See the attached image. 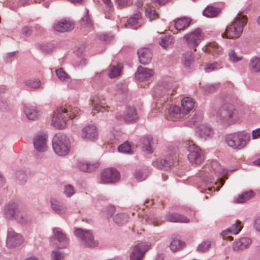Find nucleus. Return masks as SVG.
Segmentation results:
<instances>
[{"mask_svg":"<svg viewBox=\"0 0 260 260\" xmlns=\"http://www.w3.org/2000/svg\"><path fill=\"white\" fill-rule=\"evenodd\" d=\"M190 23V20L187 18H181L175 20V27L177 30H183L187 27Z\"/></svg>","mask_w":260,"mask_h":260,"instance_id":"obj_33","label":"nucleus"},{"mask_svg":"<svg viewBox=\"0 0 260 260\" xmlns=\"http://www.w3.org/2000/svg\"><path fill=\"white\" fill-rule=\"evenodd\" d=\"M52 236L50 238V242H52L53 240H56L58 243L56 244L57 247L59 248H65L69 244V239L66 235L63 233L59 228H54L52 229Z\"/></svg>","mask_w":260,"mask_h":260,"instance_id":"obj_12","label":"nucleus"},{"mask_svg":"<svg viewBox=\"0 0 260 260\" xmlns=\"http://www.w3.org/2000/svg\"><path fill=\"white\" fill-rule=\"evenodd\" d=\"M53 28L57 31L63 32L72 30L74 28V24L66 20L58 21L54 24Z\"/></svg>","mask_w":260,"mask_h":260,"instance_id":"obj_22","label":"nucleus"},{"mask_svg":"<svg viewBox=\"0 0 260 260\" xmlns=\"http://www.w3.org/2000/svg\"><path fill=\"white\" fill-rule=\"evenodd\" d=\"M24 113L29 120H35L39 116L40 113L37 107L31 105H25L23 108Z\"/></svg>","mask_w":260,"mask_h":260,"instance_id":"obj_23","label":"nucleus"},{"mask_svg":"<svg viewBox=\"0 0 260 260\" xmlns=\"http://www.w3.org/2000/svg\"><path fill=\"white\" fill-rule=\"evenodd\" d=\"M250 137V134L245 132H238L227 135L225 137V142L232 149L240 150L246 146Z\"/></svg>","mask_w":260,"mask_h":260,"instance_id":"obj_2","label":"nucleus"},{"mask_svg":"<svg viewBox=\"0 0 260 260\" xmlns=\"http://www.w3.org/2000/svg\"><path fill=\"white\" fill-rule=\"evenodd\" d=\"M122 67L120 64L112 66L110 67V73L108 74L110 78H114L118 77L121 74Z\"/></svg>","mask_w":260,"mask_h":260,"instance_id":"obj_40","label":"nucleus"},{"mask_svg":"<svg viewBox=\"0 0 260 260\" xmlns=\"http://www.w3.org/2000/svg\"><path fill=\"white\" fill-rule=\"evenodd\" d=\"M143 151L148 153H152L153 151L151 146L152 142V137L151 136H147L142 138Z\"/></svg>","mask_w":260,"mask_h":260,"instance_id":"obj_34","label":"nucleus"},{"mask_svg":"<svg viewBox=\"0 0 260 260\" xmlns=\"http://www.w3.org/2000/svg\"><path fill=\"white\" fill-rule=\"evenodd\" d=\"M219 119L226 124L235 122L239 118L238 110L230 103H225L222 105L217 112Z\"/></svg>","mask_w":260,"mask_h":260,"instance_id":"obj_3","label":"nucleus"},{"mask_svg":"<svg viewBox=\"0 0 260 260\" xmlns=\"http://www.w3.org/2000/svg\"><path fill=\"white\" fill-rule=\"evenodd\" d=\"M52 260H63L64 254L58 250H53L51 254Z\"/></svg>","mask_w":260,"mask_h":260,"instance_id":"obj_49","label":"nucleus"},{"mask_svg":"<svg viewBox=\"0 0 260 260\" xmlns=\"http://www.w3.org/2000/svg\"><path fill=\"white\" fill-rule=\"evenodd\" d=\"M47 138L45 134L37 135L34 138L33 144L35 149L39 152H44L47 149Z\"/></svg>","mask_w":260,"mask_h":260,"instance_id":"obj_16","label":"nucleus"},{"mask_svg":"<svg viewBox=\"0 0 260 260\" xmlns=\"http://www.w3.org/2000/svg\"><path fill=\"white\" fill-rule=\"evenodd\" d=\"M52 147L56 154L59 156L66 155L70 148L69 138L61 133L56 134L52 139Z\"/></svg>","mask_w":260,"mask_h":260,"instance_id":"obj_5","label":"nucleus"},{"mask_svg":"<svg viewBox=\"0 0 260 260\" xmlns=\"http://www.w3.org/2000/svg\"><path fill=\"white\" fill-rule=\"evenodd\" d=\"M103 100L99 96L94 95L91 98L89 105L92 107L93 110L102 112L108 111V107L103 106Z\"/></svg>","mask_w":260,"mask_h":260,"instance_id":"obj_19","label":"nucleus"},{"mask_svg":"<svg viewBox=\"0 0 260 260\" xmlns=\"http://www.w3.org/2000/svg\"><path fill=\"white\" fill-rule=\"evenodd\" d=\"M184 242L177 239L173 240L170 244V247L173 251L180 249L184 245Z\"/></svg>","mask_w":260,"mask_h":260,"instance_id":"obj_43","label":"nucleus"},{"mask_svg":"<svg viewBox=\"0 0 260 260\" xmlns=\"http://www.w3.org/2000/svg\"><path fill=\"white\" fill-rule=\"evenodd\" d=\"M81 137L86 140H94L98 137L96 127L94 125L85 126L82 130Z\"/></svg>","mask_w":260,"mask_h":260,"instance_id":"obj_17","label":"nucleus"},{"mask_svg":"<svg viewBox=\"0 0 260 260\" xmlns=\"http://www.w3.org/2000/svg\"><path fill=\"white\" fill-rule=\"evenodd\" d=\"M74 233L84 246L95 247L98 245V242L94 240L93 235L90 231L82 228H75Z\"/></svg>","mask_w":260,"mask_h":260,"instance_id":"obj_6","label":"nucleus"},{"mask_svg":"<svg viewBox=\"0 0 260 260\" xmlns=\"http://www.w3.org/2000/svg\"><path fill=\"white\" fill-rule=\"evenodd\" d=\"M165 218L169 222L186 223L189 222V219L187 217L177 213H168Z\"/></svg>","mask_w":260,"mask_h":260,"instance_id":"obj_21","label":"nucleus"},{"mask_svg":"<svg viewBox=\"0 0 260 260\" xmlns=\"http://www.w3.org/2000/svg\"><path fill=\"white\" fill-rule=\"evenodd\" d=\"M82 23L87 27L92 26L91 21L88 15V10H87L86 14L82 19Z\"/></svg>","mask_w":260,"mask_h":260,"instance_id":"obj_59","label":"nucleus"},{"mask_svg":"<svg viewBox=\"0 0 260 260\" xmlns=\"http://www.w3.org/2000/svg\"><path fill=\"white\" fill-rule=\"evenodd\" d=\"M192 55L193 52H187L183 54L182 60V63L184 66L186 67H189L193 59Z\"/></svg>","mask_w":260,"mask_h":260,"instance_id":"obj_41","label":"nucleus"},{"mask_svg":"<svg viewBox=\"0 0 260 260\" xmlns=\"http://www.w3.org/2000/svg\"><path fill=\"white\" fill-rule=\"evenodd\" d=\"M246 23V16L241 13H239L231 24L226 27L225 31L222 33L221 37L228 39L239 38Z\"/></svg>","mask_w":260,"mask_h":260,"instance_id":"obj_1","label":"nucleus"},{"mask_svg":"<svg viewBox=\"0 0 260 260\" xmlns=\"http://www.w3.org/2000/svg\"><path fill=\"white\" fill-rule=\"evenodd\" d=\"M5 217L9 220H16L21 224H26L30 222L28 217L21 213L16 203L9 202L3 208Z\"/></svg>","mask_w":260,"mask_h":260,"instance_id":"obj_4","label":"nucleus"},{"mask_svg":"<svg viewBox=\"0 0 260 260\" xmlns=\"http://www.w3.org/2000/svg\"><path fill=\"white\" fill-rule=\"evenodd\" d=\"M169 112L171 117L176 119L182 118L186 115L182 108L176 105L171 106Z\"/></svg>","mask_w":260,"mask_h":260,"instance_id":"obj_28","label":"nucleus"},{"mask_svg":"<svg viewBox=\"0 0 260 260\" xmlns=\"http://www.w3.org/2000/svg\"><path fill=\"white\" fill-rule=\"evenodd\" d=\"M249 69L253 72H260V58L254 57L250 60Z\"/></svg>","mask_w":260,"mask_h":260,"instance_id":"obj_38","label":"nucleus"},{"mask_svg":"<svg viewBox=\"0 0 260 260\" xmlns=\"http://www.w3.org/2000/svg\"><path fill=\"white\" fill-rule=\"evenodd\" d=\"M63 192L66 197L70 198L75 193L74 187L70 184L66 185L64 186Z\"/></svg>","mask_w":260,"mask_h":260,"instance_id":"obj_46","label":"nucleus"},{"mask_svg":"<svg viewBox=\"0 0 260 260\" xmlns=\"http://www.w3.org/2000/svg\"><path fill=\"white\" fill-rule=\"evenodd\" d=\"M25 85L29 88H39L41 86V81L36 79H30L24 81Z\"/></svg>","mask_w":260,"mask_h":260,"instance_id":"obj_42","label":"nucleus"},{"mask_svg":"<svg viewBox=\"0 0 260 260\" xmlns=\"http://www.w3.org/2000/svg\"><path fill=\"white\" fill-rule=\"evenodd\" d=\"M242 226L239 223H235L230 228L232 234L237 235L241 230Z\"/></svg>","mask_w":260,"mask_h":260,"instance_id":"obj_56","label":"nucleus"},{"mask_svg":"<svg viewBox=\"0 0 260 260\" xmlns=\"http://www.w3.org/2000/svg\"><path fill=\"white\" fill-rule=\"evenodd\" d=\"M220 12L219 8L208 6L204 11L203 15L207 17L213 18L216 17Z\"/></svg>","mask_w":260,"mask_h":260,"instance_id":"obj_35","label":"nucleus"},{"mask_svg":"<svg viewBox=\"0 0 260 260\" xmlns=\"http://www.w3.org/2000/svg\"><path fill=\"white\" fill-rule=\"evenodd\" d=\"M254 226L256 231L260 232V216H258L255 218Z\"/></svg>","mask_w":260,"mask_h":260,"instance_id":"obj_64","label":"nucleus"},{"mask_svg":"<svg viewBox=\"0 0 260 260\" xmlns=\"http://www.w3.org/2000/svg\"><path fill=\"white\" fill-rule=\"evenodd\" d=\"M24 241L22 236L16 233L12 228L7 231L6 245L9 248H13L20 245Z\"/></svg>","mask_w":260,"mask_h":260,"instance_id":"obj_11","label":"nucleus"},{"mask_svg":"<svg viewBox=\"0 0 260 260\" xmlns=\"http://www.w3.org/2000/svg\"><path fill=\"white\" fill-rule=\"evenodd\" d=\"M199 134L201 137L207 139L213 134V131L210 125L202 124L199 127Z\"/></svg>","mask_w":260,"mask_h":260,"instance_id":"obj_31","label":"nucleus"},{"mask_svg":"<svg viewBox=\"0 0 260 260\" xmlns=\"http://www.w3.org/2000/svg\"><path fill=\"white\" fill-rule=\"evenodd\" d=\"M173 43V38L170 36H165L159 42V44L165 48L170 46Z\"/></svg>","mask_w":260,"mask_h":260,"instance_id":"obj_44","label":"nucleus"},{"mask_svg":"<svg viewBox=\"0 0 260 260\" xmlns=\"http://www.w3.org/2000/svg\"><path fill=\"white\" fill-rule=\"evenodd\" d=\"M219 87L218 83H215L213 84H207L204 87L206 91L208 93H212L215 91Z\"/></svg>","mask_w":260,"mask_h":260,"instance_id":"obj_53","label":"nucleus"},{"mask_svg":"<svg viewBox=\"0 0 260 260\" xmlns=\"http://www.w3.org/2000/svg\"><path fill=\"white\" fill-rule=\"evenodd\" d=\"M210 247V243L209 241H205L200 244L197 248L200 252H205L209 249Z\"/></svg>","mask_w":260,"mask_h":260,"instance_id":"obj_54","label":"nucleus"},{"mask_svg":"<svg viewBox=\"0 0 260 260\" xmlns=\"http://www.w3.org/2000/svg\"><path fill=\"white\" fill-rule=\"evenodd\" d=\"M171 85L170 84H167L166 87H164V89L162 90L164 93H166L167 95L172 94L174 90L172 89Z\"/></svg>","mask_w":260,"mask_h":260,"instance_id":"obj_62","label":"nucleus"},{"mask_svg":"<svg viewBox=\"0 0 260 260\" xmlns=\"http://www.w3.org/2000/svg\"><path fill=\"white\" fill-rule=\"evenodd\" d=\"M146 15L150 19H155L157 17V13L154 9H152L149 6L146 8Z\"/></svg>","mask_w":260,"mask_h":260,"instance_id":"obj_50","label":"nucleus"},{"mask_svg":"<svg viewBox=\"0 0 260 260\" xmlns=\"http://www.w3.org/2000/svg\"><path fill=\"white\" fill-rule=\"evenodd\" d=\"M79 168L83 172H90L94 171L99 167L98 162L91 163L89 162L80 161L78 163Z\"/></svg>","mask_w":260,"mask_h":260,"instance_id":"obj_29","label":"nucleus"},{"mask_svg":"<svg viewBox=\"0 0 260 260\" xmlns=\"http://www.w3.org/2000/svg\"><path fill=\"white\" fill-rule=\"evenodd\" d=\"M114 222L118 225L126 223L128 220V216L124 213L117 214L113 219Z\"/></svg>","mask_w":260,"mask_h":260,"instance_id":"obj_39","label":"nucleus"},{"mask_svg":"<svg viewBox=\"0 0 260 260\" xmlns=\"http://www.w3.org/2000/svg\"><path fill=\"white\" fill-rule=\"evenodd\" d=\"M33 32V28L28 26H25L23 27L21 30V34L25 36H31Z\"/></svg>","mask_w":260,"mask_h":260,"instance_id":"obj_57","label":"nucleus"},{"mask_svg":"<svg viewBox=\"0 0 260 260\" xmlns=\"http://www.w3.org/2000/svg\"><path fill=\"white\" fill-rule=\"evenodd\" d=\"M119 173L117 170L113 168L105 169L101 173V181L103 183H113L119 179Z\"/></svg>","mask_w":260,"mask_h":260,"instance_id":"obj_13","label":"nucleus"},{"mask_svg":"<svg viewBox=\"0 0 260 260\" xmlns=\"http://www.w3.org/2000/svg\"><path fill=\"white\" fill-rule=\"evenodd\" d=\"M194 106V102L190 97H185L181 101V107L183 111L185 112L186 115L188 114L193 109Z\"/></svg>","mask_w":260,"mask_h":260,"instance_id":"obj_25","label":"nucleus"},{"mask_svg":"<svg viewBox=\"0 0 260 260\" xmlns=\"http://www.w3.org/2000/svg\"><path fill=\"white\" fill-rule=\"evenodd\" d=\"M253 139H256L260 138V128L253 130L252 132Z\"/></svg>","mask_w":260,"mask_h":260,"instance_id":"obj_63","label":"nucleus"},{"mask_svg":"<svg viewBox=\"0 0 260 260\" xmlns=\"http://www.w3.org/2000/svg\"><path fill=\"white\" fill-rule=\"evenodd\" d=\"M99 38L106 42H109L112 39V36L110 34H102L99 36Z\"/></svg>","mask_w":260,"mask_h":260,"instance_id":"obj_61","label":"nucleus"},{"mask_svg":"<svg viewBox=\"0 0 260 260\" xmlns=\"http://www.w3.org/2000/svg\"><path fill=\"white\" fill-rule=\"evenodd\" d=\"M251 240L247 237H244L235 241L233 244V248L235 251H242L247 248L250 245Z\"/></svg>","mask_w":260,"mask_h":260,"instance_id":"obj_24","label":"nucleus"},{"mask_svg":"<svg viewBox=\"0 0 260 260\" xmlns=\"http://www.w3.org/2000/svg\"><path fill=\"white\" fill-rule=\"evenodd\" d=\"M207 51L213 55H218L222 52V48L215 42L211 43L206 46Z\"/></svg>","mask_w":260,"mask_h":260,"instance_id":"obj_36","label":"nucleus"},{"mask_svg":"<svg viewBox=\"0 0 260 260\" xmlns=\"http://www.w3.org/2000/svg\"><path fill=\"white\" fill-rule=\"evenodd\" d=\"M69 110L64 107H58L54 111L52 117V124L56 128L62 129L66 126L67 121L70 118Z\"/></svg>","mask_w":260,"mask_h":260,"instance_id":"obj_7","label":"nucleus"},{"mask_svg":"<svg viewBox=\"0 0 260 260\" xmlns=\"http://www.w3.org/2000/svg\"><path fill=\"white\" fill-rule=\"evenodd\" d=\"M203 113L201 111H197L194 114L193 116L191 118V122L193 123H196L199 121H200L202 119Z\"/></svg>","mask_w":260,"mask_h":260,"instance_id":"obj_55","label":"nucleus"},{"mask_svg":"<svg viewBox=\"0 0 260 260\" xmlns=\"http://www.w3.org/2000/svg\"><path fill=\"white\" fill-rule=\"evenodd\" d=\"M154 74V72L152 69L139 66L136 73L135 77L140 82H145L148 81Z\"/></svg>","mask_w":260,"mask_h":260,"instance_id":"obj_15","label":"nucleus"},{"mask_svg":"<svg viewBox=\"0 0 260 260\" xmlns=\"http://www.w3.org/2000/svg\"><path fill=\"white\" fill-rule=\"evenodd\" d=\"M69 110V114L70 116V118L72 119L77 116V115L79 114V112H80V110L77 108H67Z\"/></svg>","mask_w":260,"mask_h":260,"instance_id":"obj_58","label":"nucleus"},{"mask_svg":"<svg viewBox=\"0 0 260 260\" xmlns=\"http://www.w3.org/2000/svg\"><path fill=\"white\" fill-rule=\"evenodd\" d=\"M134 175L135 178L139 181L144 180L146 178V176L144 174L142 171L139 170H136L135 172Z\"/></svg>","mask_w":260,"mask_h":260,"instance_id":"obj_60","label":"nucleus"},{"mask_svg":"<svg viewBox=\"0 0 260 260\" xmlns=\"http://www.w3.org/2000/svg\"><path fill=\"white\" fill-rule=\"evenodd\" d=\"M118 150L119 152L124 153L131 154L132 153L131 146L129 144L127 143H124L120 145L118 147Z\"/></svg>","mask_w":260,"mask_h":260,"instance_id":"obj_48","label":"nucleus"},{"mask_svg":"<svg viewBox=\"0 0 260 260\" xmlns=\"http://www.w3.org/2000/svg\"><path fill=\"white\" fill-rule=\"evenodd\" d=\"M204 34L200 28H197L194 31H191L183 37L187 46L190 49H193V51H196V47L203 40Z\"/></svg>","mask_w":260,"mask_h":260,"instance_id":"obj_9","label":"nucleus"},{"mask_svg":"<svg viewBox=\"0 0 260 260\" xmlns=\"http://www.w3.org/2000/svg\"><path fill=\"white\" fill-rule=\"evenodd\" d=\"M15 180L20 184H23L26 182L27 175L22 170H19L15 174Z\"/></svg>","mask_w":260,"mask_h":260,"instance_id":"obj_37","label":"nucleus"},{"mask_svg":"<svg viewBox=\"0 0 260 260\" xmlns=\"http://www.w3.org/2000/svg\"><path fill=\"white\" fill-rule=\"evenodd\" d=\"M55 73L58 78L62 82L69 85L72 82V79L63 70L60 68L56 70Z\"/></svg>","mask_w":260,"mask_h":260,"instance_id":"obj_32","label":"nucleus"},{"mask_svg":"<svg viewBox=\"0 0 260 260\" xmlns=\"http://www.w3.org/2000/svg\"><path fill=\"white\" fill-rule=\"evenodd\" d=\"M211 167L214 173L205 172L203 177V180L208 183H212L214 182L213 174L217 176H219L227 173L228 171L223 169L217 161H212Z\"/></svg>","mask_w":260,"mask_h":260,"instance_id":"obj_10","label":"nucleus"},{"mask_svg":"<svg viewBox=\"0 0 260 260\" xmlns=\"http://www.w3.org/2000/svg\"><path fill=\"white\" fill-rule=\"evenodd\" d=\"M153 166L157 168L160 169H167L170 168L172 165L173 162L172 159L169 158L165 159L158 158L153 162Z\"/></svg>","mask_w":260,"mask_h":260,"instance_id":"obj_27","label":"nucleus"},{"mask_svg":"<svg viewBox=\"0 0 260 260\" xmlns=\"http://www.w3.org/2000/svg\"><path fill=\"white\" fill-rule=\"evenodd\" d=\"M230 60L233 62H238L242 59V56H238L234 50H231L229 53Z\"/></svg>","mask_w":260,"mask_h":260,"instance_id":"obj_51","label":"nucleus"},{"mask_svg":"<svg viewBox=\"0 0 260 260\" xmlns=\"http://www.w3.org/2000/svg\"><path fill=\"white\" fill-rule=\"evenodd\" d=\"M149 246L144 243H140L136 245L131 254V260H142Z\"/></svg>","mask_w":260,"mask_h":260,"instance_id":"obj_14","label":"nucleus"},{"mask_svg":"<svg viewBox=\"0 0 260 260\" xmlns=\"http://www.w3.org/2000/svg\"><path fill=\"white\" fill-rule=\"evenodd\" d=\"M141 17V14L137 12L127 20L128 24L131 26H134L138 24V21Z\"/></svg>","mask_w":260,"mask_h":260,"instance_id":"obj_45","label":"nucleus"},{"mask_svg":"<svg viewBox=\"0 0 260 260\" xmlns=\"http://www.w3.org/2000/svg\"><path fill=\"white\" fill-rule=\"evenodd\" d=\"M255 195V192L251 190L243 192L237 197L235 198L234 202L238 204L244 203L253 198Z\"/></svg>","mask_w":260,"mask_h":260,"instance_id":"obj_30","label":"nucleus"},{"mask_svg":"<svg viewBox=\"0 0 260 260\" xmlns=\"http://www.w3.org/2000/svg\"><path fill=\"white\" fill-rule=\"evenodd\" d=\"M138 55L141 63L146 64L151 60L152 53L150 49L141 48L138 50Z\"/></svg>","mask_w":260,"mask_h":260,"instance_id":"obj_20","label":"nucleus"},{"mask_svg":"<svg viewBox=\"0 0 260 260\" xmlns=\"http://www.w3.org/2000/svg\"><path fill=\"white\" fill-rule=\"evenodd\" d=\"M50 207L52 210L58 215H63L67 213V207L60 201L54 198L50 200Z\"/></svg>","mask_w":260,"mask_h":260,"instance_id":"obj_18","label":"nucleus"},{"mask_svg":"<svg viewBox=\"0 0 260 260\" xmlns=\"http://www.w3.org/2000/svg\"><path fill=\"white\" fill-rule=\"evenodd\" d=\"M219 64L218 62H213L207 64L205 67V70L207 72H210L217 70L219 68Z\"/></svg>","mask_w":260,"mask_h":260,"instance_id":"obj_52","label":"nucleus"},{"mask_svg":"<svg viewBox=\"0 0 260 260\" xmlns=\"http://www.w3.org/2000/svg\"><path fill=\"white\" fill-rule=\"evenodd\" d=\"M138 118L136 110L131 107H127L124 115L123 120L126 123L135 121Z\"/></svg>","mask_w":260,"mask_h":260,"instance_id":"obj_26","label":"nucleus"},{"mask_svg":"<svg viewBox=\"0 0 260 260\" xmlns=\"http://www.w3.org/2000/svg\"><path fill=\"white\" fill-rule=\"evenodd\" d=\"M187 150L189 152L187 157L190 163L199 165L204 161L205 157L203 151L192 142H188Z\"/></svg>","mask_w":260,"mask_h":260,"instance_id":"obj_8","label":"nucleus"},{"mask_svg":"<svg viewBox=\"0 0 260 260\" xmlns=\"http://www.w3.org/2000/svg\"><path fill=\"white\" fill-rule=\"evenodd\" d=\"M115 207L112 205H109L103 210V216L107 218L110 217L115 212Z\"/></svg>","mask_w":260,"mask_h":260,"instance_id":"obj_47","label":"nucleus"}]
</instances>
